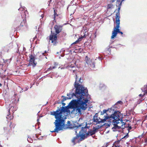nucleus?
Masks as SVG:
<instances>
[{"label":"nucleus","instance_id":"52","mask_svg":"<svg viewBox=\"0 0 147 147\" xmlns=\"http://www.w3.org/2000/svg\"><path fill=\"white\" fill-rule=\"evenodd\" d=\"M5 71H6V70H5V71H4L5 72Z\"/></svg>","mask_w":147,"mask_h":147},{"label":"nucleus","instance_id":"11","mask_svg":"<svg viewBox=\"0 0 147 147\" xmlns=\"http://www.w3.org/2000/svg\"><path fill=\"white\" fill-rule=\"evenodd\" d=\"M142 91L144 92V93L143 94H140L139 95V96L141 98L140 99L138 102V104L140 103L144 99V96L147 93V86H145L144 87L142 88Z\"/></svg>","mask_w":147,"mask_h":147},{"label":"nucleus","instance_id":"7","mask_svg":"<svg viewBox=\"0 0 147 147\" xmlns=\"http://www.w3.org/2000/svg\"><path fill=\"white\" fill-rule=\"evenodd\" d=\"M9 109H8V111L9 114L8 115H7V116L6 117V118L7 119H9L10 120L12 119V117L11 116H9L10 115V113H11L10 111L11 110V112L13 113L14 111L16 110L17 109V108L16 107L12 106V104H9Z\"/></svg>","mask_w":147,"mask_h":147},{"label":"nucleus","instance_id":"25","mask_svg":"<svg viewBox=\"0 0 147 147\" xmlns=\"http://www.w3.org/2000/svg\"><path fill=\"white\" fill-rule=\"evenodd\" d=\"M40 13H42L41 14V18H40V22H42V21L43 20V17H44V15H43V13L42 12H40Z\"/></svg>","mask_w":147,"mask_h":147},{"label":"nucleus","instance_id":"4","mask_svg":"<svg viewBox=\"0 0 147 147\" xmlns=\"http://www.w3.org/2000/svg\"><path fill=\"white\" fill-rule=\"evenodd\" d=\"M74 89H73L72 90H70L69 93H67V96L68 97H65L64 98H63L61 100L62 102H63L65 100L68 99H71L72 97H74V98H76L77 99H74V100H80V103H79L80 104L78 105H82V104L83 103L84 106L87 107V105L86 103L88 102V100L87 99H85V98H84V97H81L80 95L76 96V92H74Z\"/></svg>","mask_w":147,"mask_h":147},{"label":"nucleus","instance_id":"53","mask_svg":"<svg viewBox=\"0 0 147 147\" xmlns=\"http://www.w3.org/2000/svg\"><path fill=\"white\" fill-rule=\"evenodd\" d=\"M146 101L147 102V100H146Z\"/></svg>","mask_w":147,"mask_h":147},{"label":"nucleus","instance_id":"47","mask_svg":"<svg viewBox=\"0 0 147 147\" xmlns=\"http://www.w3.org/2000/svg\"><path fill=\"white\" fill-rule=\"evenodd\" d=\"M113 109V108H111V110H113V109Z\"/></svg>","mask_w":147,"mask_h":147},{"label":"nucleus","instance_id":"46","mask_svg":"<svg viewBox=\"0 0 147 147\" xmlns=\"http://www.w3.org/2000/svg\"><path fill=\"white\" fill-rule=\"evenodd\" d=\"M51 1V0H50V1H49V2H49V3H50V2Z\"/></svg>","mask_w":147,"mask_h":147},{"label":"nucleus","instance_id":"51","mask_svg":"<svg viewBox=\"0 0 147 147\" xmlns=\"http://www.w3.org/2000/svg\"><path fill=\"white\" fill-rule=\"evenodd\" d=\"M19 51V50H18V51ZM18 52H17V53H18Z\"/></svg>","mask_w":147,"mask_h":147},{"label":"nucleus","instance_id":"6","mask_svg":"<svg viewBox=\"0 0 147 147\" xmlns=\"http://www.w3.org/2000/svg\"><path fill=\"white\" fill-rule=\"evenodd\" d=\"M85 61V66L86 67L92 70H94L95 69V63L93 60L90 59L88 58L87 56H86Z\"/></svg>","mask_w":147,"mask_h":147},{"label":"nucleus","instance_id":"45","mask_svg":"<svg viewBox=\"0 0 147 147\" xmlns=\"http://www.w3.org/2000/svg\"><path fill=\"white\" fill-rule=\"evenodd\" d=\"M2 85L0 83V86H2Z\"/></svg>","mask_w":147,"mask_h":147},{"label":"nucleus","instance_id":"8","mask_svg":"<svg viewBox=\"0 0 147 147\" xmlns=\"http://www.w3.org/2000/svg\"><path fill=\"white\" fill-rule=\"evenodd\" d=\"M116 25L115 27H114V30L112 31L111 39H113L115 37L117 36V33H120L121 34H123V32L121 31L119 29L120 27V24H119L118 27L117 26V24H116Z\"/></svg>","mask_w":147,"mask_h":147},{"label":"nucleus","instance_id":"9","mask_svg":"<svg viewBox=\"0 0 147 147\" xmlns=\"http://www.w3.org/2000/svg\"><path fill=\"white\" fill-rule=\"evenodd\" d=\"M30 60L28 64V66H32L33 68H34L36 66L37 63L35 61V56L33 55H30L29 56Z\"/></svg>","mask_w":147,"mask_h":147},{"label":"nucleus","instance_id":"36","mask_svg":"<svg viewBox=\"0 0 147 147\" xmlns=\"http://www.w3.org/2000/svg\"><path fill=\"white\" fill-rule=\"evenodd\" d=\"M98 58L100 60H101L102 59V57H98Z\"/></svg>","mask_w":147,"mask_h":147},{"label":"nucleus","instance_id":"23","mask_svg":"<svg viewBox=\"0 0 147 147\" xmlns=\"http://www.w3.org/2000/svg\"><path fill=\"white\" fill-rule=\"evenodd\" d=\"M120 141H118L115 142L113 144L112 147H120Z\"/></svg>","mask_w":147,"mask_h":147},{"label":"nucleus","instance_id":"12","mask_svg":"<svg viewBox=\"0 0 147 147\" xmlns=\"http://www.w3.org/2000/svg\"><path fill=\"white\" fill-rule=\"evenodd\" d=\"M120 112L118 111H115L113 114L111 115V118L114 119L113 122L115 121L118 120H120L119 118L120 116Z\"/></svg>","mask_w":147,"mask_h":147},{"label":"nucleus","instance_id":"30","mask_svg":"<svg viewBox=\"0 0 147 147\" xmlns=\"http://www.w3.org/2000/svg\"><path fill=\"white\" fill-rule=\"evenodd\" d=\"M56 68V67L55 66H53V67H49V68L48 69V70H51L52 69H55Z\"/></svg>","mask_w":147,"mask_h":147},{"label":"nucleus","instance_id":"39","mask_svg":"<svg viewBox=\"0 0 147 147\" xmlns=\"http://www.w3.org/2000/svg\"><path fill=\"white\" fill-rule=\"evenodd\" d=\"M26 50V48L25 47H23V51H24Z\"/></svg>","mask_w":147,"mask_h":147},{"label":"nucleus","instance_id":"13","mask_svg":"<svg viewBox=\"0 0 147 147\" xmlns=\"http://www.w3.org/2000/svg\"><path fill=\"white\" fill-rule=\"evenodd\" d=\"M19 28L24 30H26L27 29L28 26L25 20L23 19V20L21 22Z\"/></svg>","mask_w":147,"mask_h":147},{"label":"nucleus","instance_id":"31","mask_svg":"<svg viewBox=\"0 0 147 147\" xmlns=\"http://www.w3.org/2000/svg\"><path fill=\"white\" fill-rule=\"evenodd\" d=\"M132 128V127L131 126H128V127L127 130L129 131V130Z\"/></svg>","mask_w":147,"mask_h":147},{"label":"nucleus","instance_id":"17","mask_svg":"<svg viewBox=\"0 0 147 147\" xmlns=\"http://www.w3.org/2000/svg\"><path fill=\"white\" fill-rule=\"evenodd\" d=\"M119 12L118 11L117 12V13L116 15V20L115 22V23L116 24H117V27H118L119 24H120V20L119 19L120 17L119 16Z\"/></svg>","mask_w":147,"mask_h":147},{"label":"nucleus","instance_id":"2","mask_svg":"<svg viewBox=\"0 0 147 147\" xmlns=\"http://www.w3.org/2000/svg\"><path fill=\"white\" fill-rule=\"evenodd\" d=\"M76 81L74 84V91L76 92V96L80 95L84 98L90 99V96L88 94V90L86 88L83 86L81 85L83 82V80L81 77H79L76 75Z\"/></svg>","mask_w":147,"mask_h":147},{"label":"nucleus","instance_id":"50","mask_svg":"<svg viewBox=\"0 0 147 147\" xmlns=\"http://www.w3.org/2000/svg\"><path fill=\"white\" fill-rule=\"evenodd\" d=\"M38 120H39V119H37V121H38Z\"/></svg>","mask_w":147,"mask_h":147},{"label":"nucleus","instance_id":"44","mask_svg":"<svg viewBox=\"0 0 147 147\" xmlns=\"http://www.w3.org/2000/svg\"><path fill=\"white\" fill-rule=\"evenodd\" d=\"M44 54H45L44 53H42V54L43 55H44L45 56V55H44Z\"/></svg>","mask_w":147,"mask_h":147},{"label":"nucleus","instance_id":"22","mask_svg":"<svg viewBox=\"0 0 147 147\" xmlns=\"http://www.w3.org/2000/svg\"><path fill=\"white\" fill-rule=\"evenodd\" d=\"M83 38V37L79 38L77 40H76L75 42H73L71 45L70 46V48L71 47V46L73 45L76 43H77L79 41H81L82 40Z\"/></svg>","mask_w":147,"mask_h":147},{"label":"nucleus","instance_id":"34","mask_svg":"<svg viewBox=\"0 0 147 147\" xmlns=\"http://www.w3.org/2000/svg\"><path fill=\"white\" fill-rule=\"evenodd\" d=\"M54 17L55 18V17L56 16V15L57 16L58 15L56 13L55 11V10H54Z\"/></svg>","mask_w":147,"mask_h":147},{"label":"nucleus","instance_id":"15","mask_svg":"<svg viewBox=\"0 0 147 147\" xmlns=\"http://www.w3.org/2000/svg\"><path fill=\"white\" fill-rule=\"evenodd\" d=\"M19 11H21L20 13L21 15L22 18L24 19L26 18V14L27 13V11L26 10L25 8L22 7H20L19 9Z\"/></svg>","mask_w":147,"mask_h":147},{"label":"nucleus","instance_id":"20","mask_svg":"<svg viewBox=\"0 0 147 147\" xmlns=\"http://www.w3.org/2000/svg\"><path fill=\"white\" fill-rule=\"evenodd\" d=\"M16 94H14L13 96L12 97V102L13 104H16L19 101V98H18L17 100L16 99Z\"/></svg>","mask_w":147,"mask_h":147},{"label":"nucleus","instance_id":"38","mask_svg":"<svg viewBox=\"0 0 147 147\" xmlns=\"http://www.w3.org/2000/svg\"><path fill=\"white\" fill-rule=\"evenodd\" d=\"M62 104L63 106H65V103H64L63 102H62Z\"/></svg>","mask_w":147,"mask_h":147},{"label":"nucleus","instance_id":"18","mask_svg":"<svg viewBox=\"0 0 147 147\" xmlns=\"http://www.w3.org/2000/svg\"><path fill=\"white\" fill-rule=\"evenodd\" d=\"M84 124L85 123H83L81 124L80 125L76 127V129H74V130H75V133L76 134V135H77V134H79V131H80L81 130V128L82 127H82V125Z\"/></svg>","mask_w":147,"mask_h":147},{"label":"nucleus","instance_id":"40","mask_svg":"<svg viewBox=\"0 0 147 147\" xmlns=\"http://www.w3.org/2000/svg\"><path fill=\"white\" fill-rule=\"evenodd\" d=\"M145 143H146L147 144V138L145 140Z\"/></svg>","mask_w":147,"mask_h":147},{"label":"nucleus","instance_id":"24","mask_svg":"<svg viewBox=\"0 0 147 147\" xmlns=\"http://www.w3.org/2000/svg\"><path fill=\"white\" fill-rule=\"evenodd\" d=\"M106 87V86L104 84L102 83L100 84L99 85V88L101 89H104Z\"/></svg>","mask_w":147,"mask_h":147},{"label":"nucleus","instance_id":"37","mask_svg":"<svg viewBox=\"0 0 147 147\" xmlns=\"http://www.w3.org/2000/svg\"><path fill=\"white\" fill-rule=\"evenodd\" d=\"M5 101H6L5 103L6 104V105L7 106V105H9V103H8V102H7V101L6 100H5Z\"/></svg>","mask_w":147,"mask_h":147},{"label":"nucleus","instance_id":"16","mask_svg":"<svg viewBox=\"0 0 147 147\" xmlns=\"http://www.w3.org/2000/svg\"><path fill=\"white\" fill-rule=\"evenodd\" d=\"M56 33L57 34L59 33L62 30V27L61 26L55 25L54 26Z\"/></svg>","mask_w":147,"mask_h":147},{"label":"nucleus","instance_id":"43","mask_svg":"<svg viewBox=\"0 0 147 147\" xmlns=\"http://www.w3.org/2000/svg\"><path fill=\"white\" fill-rule=\"evenodd\" d=\"M35 38H36V37H34V38H33V40H35Z\"/></svg>","mask_w":147,"mask_h":147},{"label":"nucleus","instance_id":"1","mask_svg":"<svg viewBox=\"0 0 147 147\" xmlns=\"http://www.w3.org/2000/svg\"><path fill=\"white\" fill-rule=\"evenodd\" d=\"M79 100H73L69 103L67 106L64 107H62L61 109L58 108L55 111L51 112V115L54 116L56 119L54 123L55 125V128L52 132H58L59 131L63 129L64 125L65 124L64 116H62L63 113L69 112V109H72L71 111V113H81V110H85L87 107L84 106L82 103V105H78L80 103Z\"/></svg>","mask_w":147,"mask_h":147},{"label":"nucleus","instance_id":"19","mask_svg":"<svg viewBox=\"0 0 147 147\" xmlns=\"http://www.w3.org/2000/svg\"><path fill=\"white\" fill-rule=\"evenodd\" d=\"M67 68L71 71H72L73 73H75L76 71V67L72 65H68Z\"/></svg>","mask_w":147,"mask_h":147},{"label":"nucleus","instance_id":"10","mask_svg":"<svg viewBox=\"0 0 147 147\" xmlns=\"http://www.w3.org/2000/svg\"><path fill=\"white\" fill-rule=\"evenodd\" d=\"M108 116H106L105 119H102L100 118H98L96 114L94 115L93 117V121L94 122L96 123V124L100 123H104L109 118Z\"/></svg>","mask_w":147,"mask_h":147},{"label":"nucleus","instance_id":"29","mask_svg":"<svg viewBox=\"0 0 147 147\" xmlns=\"http://www.w3.org/2000/svg\"><path fill=\"white\" fill-rule=\"evenodd\" d=\"M97 129H98L97 128L95 127H93V130H92L94 132V133L95 134L97 132Z\"/></svg>","mask_w":147,"mask_h":147},{"label":"nucleus","instance_id":"26","mask_svg":"<svg viewBox=\"0 0 147 147\" xmlns=\"http://www.w3.org/2000/svg\"><path fill=\"white\" fill-rule=\"evenodd\" d=\"M27 140L30 143H32L33 142V140L30 137H28L27 138Z\"/></svg>","mask_w":147,"mask_h":147},{"label":"nucleus","instance_id":"49","mask_svg":"<svg viewBox=\"0 0 147 147\" xmlns=\"http://www.w3.org/2000/svg\"><path fill=\"white\" fill-rule=\"evenodd\" d=\"M47 53V51H45V53Z\"/></svg>","mask_w":147,"mask_h":147},{"label":"nucleus","instance_id":"5","mask_svg":"<svg viewBox=\"0 0 147 147\" xmlns=\"http://www.w3.org/2000/svg\"><path fill=\"white\" fill-rule=\"evenodd\" d=\"M113 122L114 123L113 124L114 127L112 128V129L114 131H115L116 129H119L120 128L123 129L125 127H126V126L125 127V123L123 122L122 119L118 120Z\"/></svg>","mask_w":147,"mask_h":147},{"label":"nucleus","instance_id":"14","mask_svg":"<svg viewBox=\"0 0 147 147\" xmlns=\"http://www.w3.org/2000/svg\"><path fill=\"white\" fill-rule=\"evenodd\" d=\"M50 39L53 43L54 45L56 44L57 40V34L55 33L51 34L50 37Z\"/></svg>","mask_w":147,"mask_h":147},{"label":"nucleus","instance_id":"42","mask_svg":"<svg viewBox=\"0 0 147 147\" xmlns=\"http://www.w3.org/2000/svg\"><path fill=\"white\" fill-rule=\"evenodd\" d=\"M2 54V52H0V56H1Z\"/></svg>","mask_w":147,"mask_h":147},{"label":"nucleus","instance_id":"27","mask_svg":"<svg viewBox=\"0 0 147 147\" xmlns=\"http://www.w3.org/2000/svg\"><path fill=\"white\" fill-rule=\"evenodd\" d=\"M113 7V5L111 4H109L108 5L107 8L108 9L112 8Z\"/></svg>","mask_w":147,"mask_h":147},{"label":"nucleus","instance_id":"32","mask_svg":"<svg viewBox=\"0 0 147 147\" xmlns=\"http://www.w3.org/2000/svg\"><path fill=\"white\" fill-rule=\"evenodd\" d=\"M112 39V40H111L110 42V45L112 44L113 43V42L114 41L113 40V39Z\"/></svg>","mask_w":147,"mask_h":147},{"label":"nucleus","instance_id":"41","mask_svg":"<svg viewBox=\"0 0 147 147\" xmlns=\"http://www.w3.org/2000/svg\"><path fill=\"white\" fill-rule=\"evenodd\" d=\"M28 90V88H26L25 90H24V91H26V90Z\"/></svg>","mask_w":147,"mask_h":147},{"label":"nucleus","instance_id":"28","mask_svg":"<svg viewBox=\"0 0 147 147\" xmlns=\"http://www.w3.org/2000/svg\"><path fill=\"white\" fill-rule=\"evenodd\" d=\"M108 110H103L102 112H101V114L103 115L104 114V113H106L108 111Z\"/></svg>","mask_w":147,"mask_h":147},{"label":"nucleus","instance_id":"48","mask_svg":"<svg viewBox=\"0 0 147 147\" xmlns=\"http://www.w3.org/2000/svg\"><path fill=\"white\" fill-rule=\"evenodd\" d=\"M62 57H63L64 56V55H61Z\"/></svg>","mask_w":147,"mask_h":147},{"label":"nucleus","instance_id":"35","mask_svg":"<svg viewBox=\"0 0 147 147\" xmlns=\"http://www.w3.org/2000/svg\"><path fill=\"white\" fill-rule=\"evenodd\" d=\"M128 137V134H127L123 138H125L126 137L127 138Z\"/></svg>","mask_w":147,"mask_h":147},{"label":"nucleus","instance_id":"21","mask_svg":"<svg viewBox=\"0 0 147 147\" xmlns=\"http://www.w3.org/2000/svg\"><path fill=\"white\" fill-rule=\"evenodd\" d=\"M123 103L121 101H119L117 102L114 105V108H118V107L120 106L119 105H121Z\"/></svg>","mask_w":147,"mask_h":147},{"label":"nucleus","instance_id":"3","mask_svg":"<svg viewBox=\"0 0 147 147\" xmlns=\"http://www.w3.org/2000/svg\"><path fill=\"white\" fill-rule=\"evenodd\" d=\"M85 126L84 127L81 128V130L79 131V134H77V136L73 138L72 142L74 144L76 142L79 143L80 141L84 140L85 138H87L89 136H92L95 134L92 130H90L86 133L87 129L89 128L88 126H87L86 123H84Z\"/></svg>","mask_w":147,"mask_h":147},{"label":"nucleus","instance_id":"33","mask_svg":"<svg viewBox=\"0 0 147 147\" xmlns=\"http://www.w3.org/2000/svg\"><path fill=\"white\" fill-rule=\"evenodd\" d=\"M117 8V9H118V11L119 12V10H120L121 6H119Z\"/></svg>","mask_w":147,"mask_h":147}]
</instances>
